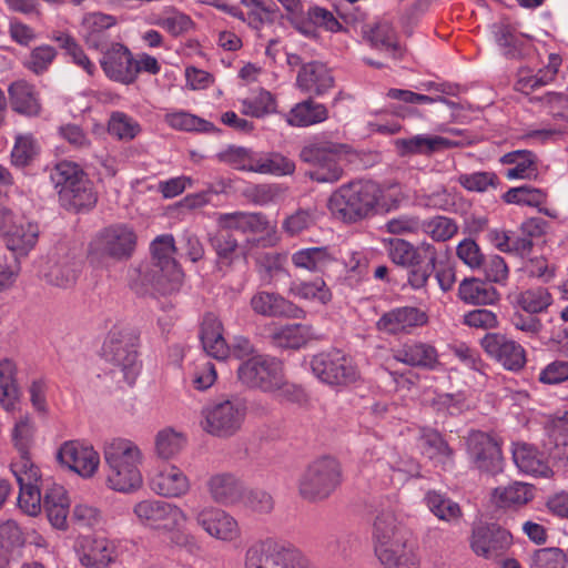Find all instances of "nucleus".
Segmentation results:
<instances>
[{
    "instance_id": "nucleus-58",
    "label": "nucleus",
    "mask_w": 568,
    "mask_h": 568,
    "mask_svg": "<svg viewBox=\"0 0 568 568\" xmlns=\"http://www.w3.org/2000/svg\"><path fill=\"white\" fill-rule=\"evenodd\" d=\"M39 232L38 224L28 222L26 225H17L14 223L7 235L10 248L20 252L31 250L38 242Z\"/></svg>"
},
{
    "instance_id": "nucleus-14",
    "label": "nucleus",
    "mask_w": 568,
    "mask_h": 568,
    "mask_svg": "<svg viewBox=\"0 0 568 568\" xmlns=\"http://www.w3.org/2000/svg\"><path fill=\"white\" fill-rule=\"evenodd\" d=\"M105 359L120 367L132 385L140 372L135 338L123 332H111L103 345Z\"/></svg>"
},
{
    "instance_id": "nucleus-54",
    "label": "nucleus",
    "mask_w": 568,
    "mask_h": 568,
    "mask_svg": "<svg viewBox=\"0 0 568 568\" xmlns=\"http://www.w3.org/2000/svg\"><path fill=\"white\" fill-rule=\"evenodd\" d=\"M517 303L525 312L537 314L546 311L552 304V296L548 288L537 286L521 292L517 297Z\"/></svg>"
},
{
    "instance_id": "nucleus-52",
    "label": "nucleus",
    "mask_w": 568,
    "mask_h": 568,
    "mask_svg": "<svg viewBox=\"0 0 568 568\" xmlns=\"http://www.w3.org/2000/svg\"><path fill=\"white\" fill-rule=\"evenodd\" d=\"M185 443L186 438L183 433L166 427L155 436V452L159 457L170 459L183 449Z\"/></svg>"
},
{
    "instance_id": "nucleus-8",
    "label": "nucleus",
    "mask_w": 568,
    "mask_h": 568,
    "mask_svg": "<svg viewBox=\"0 0 568 568\" xmlns=\"http://www.w3.org/2000/svg\"><path fill=\"white\" fill-rule=\"evenodd\" d=\"M342 483V468L333 457L312 462L298 479L300 495L310 501L327 499Z\"/></svg>"
},
{
    "instance_id": "nucleus-63",
    "label": "nucleus",
    "mask_w": 568,
    "mask_h": 568,
    "mask_svg": "<svg viewBox=\"0 0 568 568\" xmlns=\"http://www.w3.org/2000/svg\"><path fill=\"white\" fill-rule=\"evenodd\" d=\"M387 466L393 471L392 481L397 480L398 483H403L410 477L420 476L419 464L408 456H397L396 454L390 453Z\"/></svg>"
},
{
    "instance_id": "nucleus-62",
    "label": "nucleus",
    "mask_w": 568,
    "mask_h": 568,
    "mask_svg": "<svg viewBox=\"0 0 568 568\" xmlns=\"http://www.w3.org/2000/svg\"><path fill=\"white\" fill-rule=\"evenodd\" d=\"M11 471L14 475L20 488L39 487L41 475L39 468L31 462L29 455L20 456L11 464Z\"/></svg>"
},
{
    "instance_id": "nucleus-50",
    "label": "nucleus",
    "mask_w": 568,
    "mask_h": 568,
    "mask_svg": "<svg viewBox=\"0 0 568 568\" xmlns=\"http://www.w3.org/2000/svg\"><path fill=\"white\" fill-rule=\"evenodd\" d=\"M246 9L245 22L254 30H261L266 23H272L276 7L270 0H241Z\"/></svg>"
},
{
    "instance_id": "nucleus-61",
    "label": "nucleus",
    "mask_w": 568,
    "mask_h": 568,
    "mask_svg": "<svg viewBox=\"0 0 568 568\" xmlns=\"http://www.w3.org/2000/svg\"><path fill=\"white\" fill-rule=\"evenodd\" d=\"M501 197L508 204L536 207L546 202V193L544 191L528 185L511 187Z\"/></svg>"
},
{
    "instance_id": "nucleus-1",
    "label": "nucleus",
    "mask_w": 568,
    "mask_h": 568,
    "mask_svg": "<svg viewBox=\"0 0 568 568\" xmlns=\"http://www.w3.org/2000/svg\"><path fill=\"white\" fill-rule=\"evenodd\" d=\"M152 262L131 271V287L143 294L153 287L161 294L178 292L183 283V271L174 258L176 252L172 235L158 236L151 244Z\"/></svg>"
},
{
    "instance_id": "nucleus-48",
    "label": "nucleus",
    "mask_w": 568,
    "mask_h": 568,
    "mask_svg": "<svg viewBox=\"0 0 568 568\" xmlns=\"http://www.w3.org/2000/svg\"><path fill=\"white\" fill-rule=\"evenodd\" d=\"M207 241L217 256V264L231 265L237 256L239 242L231 232L216 230L210 233Z\"/></svg>"
},
{
    "instance_id": "nucleus-37",
    "label": "nucleus",
    "mask_w": 568,
    "mask_h": 568,
    "mask_svg": "<svg viewBox=\"0 0 568 568\" xmlns=\"http://www.w3.org/2000/svg\"><path fill=\"white\" fill-rule=\"evenodd\" d=\"M513 459L518 469L527 475L548 477L551 471L544 456L527 444H517L514 447Z\"/></svg>"
},
{
    "instance_id": "nucleus-34",
    "label": "nucleus",
    "mask_w": 568,
    "mask_h": 568,
    "mask_svg": "<svg viewBox=\"0 0 568 568\" xmlns=\"http://www.w3.org/2000/svg\"><path fill=\"white\" fill-rule=\"evenodd\" d=\"M207 489L215 503L232 505L243 494L242 483L231 474H216L207 481Z\"/></svg>"
},
{
    "instance_id": "nucleus-59",
    "label": "nucleus",
    "mask_w": 568,
    "mask_h": 568,
    "mask_svg": "<svg viewBox=\"0 0 568 568\" xmlns=\"http://www.w3.org/2000/svg\"><path fill=\"white\" fill-rule=\"evenodd\" d=\"M367 40L377 49L396 51L398 49L397 37L393 26L388 21H379L366 31Z\"/></svg>"
},
{
    "instance_id": "nucleus-55",
    "label": "nucleus",
    "mask_w": 568,
    "mask_h": 568,
    "mask_svg": "<svg viewBox=\"0 0 568 568\" xmlns=\"http://www.w3.org/2000/svg\"><path fill=\"white\" fill-rule=\"evenodd\" d=\"M39 150V143L32 134H18L11 152V162L17 168L28 166L36 159Z\"/></svg>"
},
{
    "instance_id": "nucleus-64",
    "label": "nucleus",
    "mask_w": 568,
    "mask_h": 568,
    "mask_svg": "<svg viewBox=\"0 0 568 568\" xmlns=\"http://www.w3.org/2000/svg\"><path fill=\"white\" fill-rule=\"evenodd\" d=\"M315 223L316 210L298 209L283 221L282 229L288 236H296L311 229Z\"/></svg>"
},
{
    "instance_id": "nucleus-30",
    "label": "nucleus",
    "mask_w": 568,
    "mask_h": 568,
    "mask_svg": "<svg viewBox=\"0 0 568 568\" xmlns=\"http://www.w3.org/2000/svg\"><path fill=\"white\" fill-rule=\"evenodd\" d=\"M60 204L68 211L79 212L92 207L97 202L92 184L84 175L68 187L59 191Z\"/></svg>"
},
{
    "instance_id": "nucleus-47",
    "label": "nucleus",
    "mask_w": 568,
    "mask_h": 568,
    "mask_svg": "<svg viewBox=\"0 0 568 568\" xmlns=\"http://www.w3.org/2000/svg\"><path fill=\"white\" fill-rule=\"evenodd\" d=\"M165 123L174 130L187 132H217L212 122L191 114L186 111L168 112L164 115Z\"/></svg>"
},
{
    "instance_id": "nucleus-44",
    "label": "nucleus",
    "mask_w": 568,
    "mask_h": 568,
    "mask_svg": "<svg viewBox=\"0 0 568 568\" xmlns=\"http://www.w3.org/2000/svg\"><path fill=\"white\" fill-rule=\"evenodd\" d=\"M312 337V327L303 324L285 325L272 333L273 343L282 348H300Z\"/></svg>"
},
{
    "instance_id": "nucleus-45",
    "label": "nucleus",
    "mask_w": 568,
    "mask_h": 568,
    "mask_svg": "<svg viewBox=\"0 0 568 568\" xmlns=\"http://www.w3.org/2000/svg\"><path fill=\"white\" fill-rule=\"evenodd\" d=\"M248 171L277 176L291 175L295 171V163L293 160L281 153L271 152L254 160V162L248 166Z\"/></svg>"
},
{
    "instance_id": "nucleus-43",
    "label": "nucleus",
    "mask_w": 568,
    "mask_h": 568,
    "mask_svg": "<svg viewBox=\"0 0 568 568\" xmlns=\"http://www.w3.org/2000/svg\"><path fill=\"white\" fill-rule=\"evenodd\" d=\"M428 509L439 519L447 523H457L463 516L460 506L436 490H429L424 498Z\"/></svg>"
},
{
    "instance_id": "nucleus-31",
    "label": "nucleus",
    "mask_w": 568,
    "mask_h": 568,
    "mask_svg": "<svg viewBox=\"0 0 568 568\" xmlns=\"http://www.w3.org/2000/svg\"><path fill=\"white\" fill-rule=\"evenodd\" d=\"M375 556L384 568H418L419 560L407 540L395 542L375 551Z\"/></svg>"
},
{
    "instance_id": "nucleus-28",
    "label": "nucleus",
    "mask_w": 568,
    "mask_h": 568,
    "mask_svg": "<svg viewBox=\"0 0 568 568\" xmlns=\"http://www.w3.org/2000/svg\"><path fill=\"white\" fill-rule=\"evenodd\" d=\"M372 534L374 552L394 545L397 540L404 541L408 539L406 531L399 525L392 510H382L376 515Z\"/></svg>"
},
{
    "instance_id": "nucleus-16",
    "label": "nucleus",
    "mask_w": 568,
    "mask_h": 568,
    "mask_svg": "<svg viewBox=\"0 0 568 568\" xmlns=\"http://www.w3.org/2000/svg\"><path fill=\"white\" fill-rule=\"evenodd\" d=\"M480 345L489 357L508 371L518 372L526 365L525 348L504 334L488 333L481 338Z\"/></svg>"
},
{
    "instance_id": "nucleus-6",
    "label": "nucleus",
    "mask_w": 568,
    "mask_h": 568,
    "mask_svg": "<svg viewBox=\"0 0 568 568\" xmlns=\"http://www.w3.org/2000/svg\"><path fill=\"white\" fill-rule=\"evenodd\" d=\"M246 416L244 402L236 397H222L207 403L201 410L200 425L207 434L226 438L235 435Z\"/></svg>"
},
{
    "instance_id": "nucleus-35",
    "label": "nucleus",
    "mask_w": 568,
    "mask_h": 568,
    "mask_svg": "<svg viewBox=\"0 0 568 568\" xmlns=\"http://www.w3.org/2000/svg\"><path fill=\"white\" fill-rule=\"evenodd\" d=\"M328 118L327 108L308 98L295 104L288 115L287 123L292 126L306 128L317 123H322Z\"/></svg>"
},
{
    "instance_id": "nucleus-23",
    "label": "nucleus",
    "mask_w": 568,
    "mask_h": 568,
    "mask_svg": "<svg viewBox=\"0 0 568 568\" xmlns=\"http://www.w3.org/2000/svg\"><path fill=\"white\" fill-rule=\"evenodd\" d=\"M115 26L114 16L91 12L83 17L80 33L90 49L103 51L111 44V31Z\"/></svg>"
},
{
    "instance_id": "nucleus-60",
    "label": "nucleus",
    "mask_w": 568,
    "mask_h": 568,
    "mask_svg": "<svg viewBox=\"0 0 568 568\" xmlns=\"http://www.w3.org/2000/svg\"><path fill=\"white\" fill-rule=\"evenodd\" d=\"M84 175L78 164L69 161L59 162L49 170V178L58 192L61 187L72 185Z\"/></svg>"
},
{
    "instance_id": "nucleus-5",
    "label": "nucleus",
    "mask_w": 568,
    "mask_h": 568,
    "mask_svg": "<svg viewBox=\"0 0 568 568\" xmlns=\"http://www.w3.org/2000/svg\"><path fill=\"white\" fill-rule=\"evenodd\" d=\"M136 246L134 231L125 224L104 227L89 244L88 258L91 264L104 266L109 261L129 260Z\"/></svg>"
},
{
    "instance_id": "nucleus-12",
    "label": "nucleus",
    "mask_w": 568,
    "mask_h": 568,
    "mask_svg": "<svg viewBox=\"0 0 568 568\" xmlns=\"http://www.w3.org/2000/svg\"><path fill=\"white\" fill-rule=\"evenodd\" d=\"M283 369V362L278 358L258 354L243 361L236 369V375L242 385L268 393L276 385Z\"/></svg>"
},
{
    "instance_id": "nucleus-18",
    "label": "nucleus",
    "mask_w": 568,
    "mask_h": 568,
    "mask_svg": "<svg viewBox=\"0 0 568 568\" xmlns=\"http://www.w3.org/2000/svg\"><path fill=\"white\" fill-rule=\"evenodd\" d=\"M57 458L59 463L83 478L92 477L100 465V456L92 446L78 440H69L61 445Z\"/></svg>"
},
{
    "instance_id": "nucleus-40",
    "label": "nucleus",
    "mask_w": 568,
    "mask_h": 568,
    "mask_svg": "<svg viewBox=\"0 0 568 568\" xmlns=\"http://www.w3.org/2000/svg\"><path fill=\"white\" fill-rule=\"evenodd\" d=\"M153 23L173 37H180L194 29V22L191 17L172 6L164 7L155 16Z\"/></svg>"
},
{
    "instance_id": "nucleus-9",
    "label": "nucleus",
    "mask_w": 568,
    "mask_h": 568,
    "mask_svg": "<svg viewBox=\"0 0 568 568\" xmlns=\"http://www.w3.org/2000/svg\"><path fill=\"white\" fill-rule=\"evenodd\" d=\"M343 149V144L327 141L305 145L300 153L301 160L311 165L305 175L318 183L339 181L344 172L341 165Z\"/></svg>"
},
{
    "instance_id": "nucleus-46",
    "label": "nucleus",
    "mask_w": 568,
    "mask_h": 568,
    "mask_svg": "<svg viewBox=\"0 0 568 568\" xmlns=\"http://www.w3.org/2000/svg\"><path fill=\"white\" fill-rule=\"evenodd\" d=\"M51 38L59 43L60 48L65 51V54L70 57L71 61L77 67L81 68L88 75H94L97 71L94 63L89 59L82 47L71 34L54 32Z\"/></svg>"
},
{
    "instance_id": "nucleus-51",
    "label": "nucleus",
    "mask_w": 568,
    "mask_h": 568,
    "mask_svg": "<svg viewBox=\"0 0 568 568\" xmlns=\"http://www.w3.org/2000/svg\"><path fill=\"white\" fill-rule=\"evenodd\" d=\"M422 442L424 452L428 458L435 459L443 465L453 462L454 450L437 430H424Z\"/></svg>"
},
{
    "instance_id": "nucleus-36",
    "label": "nucleus",
    "mask_w": 568,
    "mask_h": 568,
    "mask_svg": "<svg viewBox=\"0 0 568 568\" xmlns=\"http://www.w3.org/2000/svg\"><path fill=\"white\" fill-rule=\"evenodd\" d=\"M400 155L432 154L439 150L448 149L449 140L438 135L417 134L408 139H398L395 142Z\"/></svg>"
},
{
    "instance_id": "nucleus-10",
    "label": "nucleus",
    "mask_w": 568,
    "mask_h": 568,
    "mask_svg": "<svg viewBox=\"0 0 568 568\" xmlns=\"http://www.w3.org/2000/svg\"><path fill=\"white\" fill-rule=\"evenodd\" d=\"M313 374L331 386H346L359 378L353 359L339 349L320 353L311 359Z\"/></svg>"
},
{
    "instance_id": "nucleus-32",
    "label": "nucleus",
    "mask_w": 568,
    "mask_h": 568,
    "mask_svg": "<svg viewBox=\"0 0 568 568\" xmlns=\"http://www.w3.org/2000/svg\"><path fill=\"white\" fill-rule=\"evenodd\" d=\"M221 322L213 315H206L202 323L201 342L207 355L224 359L229 355V345L223 337Z\"/></svg>"
},
{
    "instance_id": "nucleus-42",
    "label": "nucleus",
    "mask_w": 568,
    "mask_h": 568,
    "mask_svg": "<svg viewBox=\"0 0 568 568\" xmlns=\"http://www.w3.org/2000/svg\"><path fill=\"white\" fill-rule=\"evenodd\" d=\"M501 162L505 164L514 165L506 171V176L509 180L529 179L536 175V156L530 151L517 150L506 153L501 158Z\"/></svg>"
},
{
    "instance_id": "nucleus-19",
    "label": "nucleus",
    "mask_w": 568,
    "mask_h": 568,
    "mask_svg": "<svg viewBox=\"0 0 568 568\" xmlns=\"http://www.w3.org/2000/svg\"><path fill=\"white\" fill-rule=\"evenodd\" d=\"M74 549L84 568H106L118 557L115 542L104 537H80Z\"/></svg>"
},
{
    "instance_id": "nucleus-26",
    "label": "nucleus",
    "mask_w": 568,
    "mask_h": 568,
    "mask_svg": "<svg viewBox=\"0 0 568 568\" xmlns=\"http://www.w3.org/2000/svg\"><path fill=\"white\" fill-rule=\"evenodd\" d=\"M296 85L303 92L320 97L334 87V78L324 63L312 61L301 67Z\"/></svg>"
},
{
    "instance_id": "nucleus-4",
    "label": "nucleus",
    "mask_w": 568,
    "mask_h": 568,
    "mask_svg": "<svg viewBox=\"0 0 568 568\" xmlns=\"http://www.w3.org/2000/svg\"><path fill=\"white\" fill-rule=\"evenodd\" d=\"M388 257L402 267L408 268V283L414 290L426 286L437 263V251L430 243L415 246L403 239L384 240Z\"/></svg>"
},
{
    "instance_id": "nucleus-53",
    "label": "nucleus",
    "mask_w": 568,
    "mask_h": 568,
    "mask_svg": "<svg viewBox=\"0 0 568 568\" xmlns=\"http://www.w3.org/2000/svg\"><path fill=\"white\" fill-rule=\"evenodd\" d=\"M494 498L503 507L518 506L531 500L534 493L529 485L515 481L506 487L496 488Z\"/></svg>"
},
{
    "instance_id": "nucleus-29",
    "label": "nucleus",
    "mask_w": 568,
    "mask_h": 568,
    "mask_svg": "<svg viewBox=\"0 0 568 568\" xmlns=\"http://www.w3.org/2000/svg\"><path fill=\"white\" fill-rule=\"evenodd\" d=\"M11 109L22 115L32 118L41 113L39 92L26 80L12 82L8 88Z\"/></svg>"
},
{
    "instance_id": "nucleus-3",
    "label": "nucleus",
    "mask_w": 568,
    "mask_h": 568,
    "mask_svg": "<svg viewBox=\"0 0 568 568\" xmlns=\"http://www.w3.org/2000/svg\"><path fill=\"white\" fill-rule=\"evenodd\" d=\"M381 197L379 186L372 181H355L339 186L328 200V210L334 217L345 223L366 219Z\"/></svg>"
},
{
    "instance_id": "nucleus-17",
    "label": "nucleus",
    "mask_w": 568,
    "mask_h": 568,
    "mask_svg": "<svg viewBox=\"0 0 568 568\" xmlns=\"http://www.w3.org/2000/svg\"><path fill=\"white\" fill-rule=\"evenodd\" d=\"M194 519L199 527L217 540L232 542L241 537L239 523L223 509L203 507L194 511Z\"/></svg>"
},
{
    "instance_id": "nucleus-24",
    "label": "nucleus",
    "mask_w": 568,
    "mask_h": 568,
    "mask_svg": "<svg viewBox=\"0 0 568 568\" xmlns=\"http://www.w3.org/2000/svg\"><path fill=\"white\" fill-rule=\"evenodd\" d=\"M153 493L165 498H181L189 494L191 481L186 474L175 465L159 468L150 479Z\"/></svg>"
},
{
    "instance_id": "nucleus-57",
    "label": "nucleus",
    "mask_w": 568,
    "mask_h": 568,
    "mask_svg": "<svg viewBox=\"0 0 568 568\" xmlns=\"http://www.w3.org/2000/svg\"><path fill=\"white\" fill-rule=\"evenodd\" d=\"M420 230L434 241L446 242L457 233L458 225L450 217L437 215L420 221Z\"/></svg>"
},
{
    "instance_id": "nucleus-27",
    "label": "nucleus",
    "mask_w": 568,
    "mask_h": 568,
    "mask_svg": "<svg viewBox=\"0 0 568 568\" xmlns=\"http://www.w3.org/2000/svg\"><path fill=\"white\" fill-rule=\"evenodd\" d=\"M394 358L408 366L428 371H434L440 365L437 349L424 342L403 344L394 352Z\"/></svg>"
},
{
    "instance_id": "nucleus-22",
    "label": "nucleus",
    "mask_w": 568,
    "mask_h": 568,
    "mask_svg": "<svg viewBox=\"0 0 568 568\" xmlns=\"http://www.w3.org/2000/svg\"><path fill=\"white\" fill-rule=\"evenodd\" d=\"M428 322L427 314L418 307L403 306L384 313L377 321V328L387 334H409Z\"/></svg>"
},
{
    "instance_id": "nucleus-21",
    "label": "nucleus",
    "mask_w": 568,
    "mask_h": 568,
    "mask_svg": "<svg viewBox=\"0 0 568 568\" xmlns=\"http://www.w3.org/2000/svg\"><path fill=\"white\" fill-rule=\"evenodd\" d=\"M101 52L103 55L100 60V65L110 80L122 84L134 82V57L128 47L120 42H114Z\"/></svg>"
},
{
    "instance_id": "nucleus-13",
    "label": "nucleus",
    "mask_w": 568,
    "mask_h": 568,
    "mask_svg": "<svg viewBox=\"0 0 568 568\" xmlns=\"http://www.w3.org/2000/svg\"><path fill=\"white\" fill-rule=\"evenodd\" d=\"M136 521L151 529H168L169 524L179 526L187 521L186 513L175 504L161 499L148 498L133 506Z\"/></svg>"
},
{
    "instance_id": "nucleus-33",
    "label": "nucleus",
    "mask_w": 568,
    "mask_h": 568,
    "mask_svg": "<svg viewBox=\"0 0 568 568\" xmlns=\"http://www.w3.org/2000/svg\"><path fill=\"white\" fill-rule=\"evenodd\" d=\"M333 261L334 257L327 246L304 247L291 255L295 268L310 273H322Z\"/></svg>"
},
{
    "instance_id": "nucleus-25",
    "label": "nucleus",
    "mask_w": 568,
    "mask_h": 568,
    "mask_svg": "<svg viewBox=\"0 0 568 568\" xmlns=\"http://www.w3.org/2000/svg\"><path fill=\"white\" fill-rule=\"evenodd\" d=\"M250 304L256 314L263 316L302 318L305 315L301 307L277 293L257 292L252 296Z\"/></svg>"
},
{
    "instance_id": "nucleus-11",
    "label": "nucleus",
    "mask_w": 568,
    "mask_h": 568,
    "mask_svg": "<svg viewBox=\"0 0 568 568\" xmlns=\"http://www.w3.org/2000/svg\"><path fill=\"white\" fill-rule=\"evenodd\" d=\"M288 13L292 26L306 37H316L317 28L329 32H338L342 24L334 14L322 7L310 6L304 10L301 0H277Z\"/></svg>"
},
{
    "instance_id": "nucleus-20",
    "label": "nucleus",
    "mask_w": 568,
    "mask_h": 568,
    "mask_svg": "<svg viewBox=\"0 0 568 568\" xmlns=\"http://www.w3.org/2000/svg\"><path fill=\"white\" fill-rule=\"evenodd\" d=\"M513 544L511 534L496 525L479 526L473 530L470 547L485 559H496L509 549Z\"/></svg>"
},
{
    "instance_id": "nucleus-49",
    "label": "nucleus",
    "mask_w": 568,
    "mask_h": 568,
    "mask_svg": "<svg viewBox=\"0 0 568 568\" xmlns=\"http://www.w3.org/2000/svg\"><path fill=\"white\" fill-rule=\"evenodd\" d=\"M290 294L302 300H316L326 304L332 300V293L321 277L314 281H294L290 285Z\"/></svg>"
},
{
    "instance_id": "nucleus-41",
    "label": "nucleus",
    "mask_w": 568,
    "mask_h": 568,
    "mask_svg": "<svg viewBox=\"0 0 568 568\" xmlns=\"http://www.w3.org/2000/svg\"><path fill=\"white\" fill-rule=\"evenodd\" d=\"M462 301L474 305H487L498 301L499 294L489 284L477 280H464L458 288Z\"/></svg>"
},
{
    "instance_id": "nucleus-7",
    "label": "nucleus",
    "mask_w": 568,
    "mask_h": 568,
    "mask_svg": "<svg viewBox=\"0 0 568 568\" xmlns=\"http://www.w3.org/2000/svg\"><path fill=\"white\" fill-rule=\"evenodd\" d=\"M244 568H308V562L297 548L264 538L247 547Z\"/></svg>"
},
{
    "instance_id": "nucleus-38",
    "label": "nucleus",
    "mask_w": 568,
    "mask_h": 568,
    "mask_svg": "<svg viewBox=\"0 0 568 568\" xmlns=\"http://www.w3.org/2000/svg\"><path fill=\"white\" fill-rule=\"evenodd\" d=\"M47 281L58 287H69L77 278L75 261L68 254L63 256L52 255L47 262L44 271Z\"/></svg>"
},
{
    "instance_id": "nucleus-15",
    "label": "nucleus",
    "mask_w": 568,
    "mask_h": 568,
    "mask_svg": "<svg viewBox=\"0 0 568 568\" xmlns=\"http://www.w3.org/2000/svg\"><path fill=\"white\" fill-rule=\"evenodd\" d=\"M467 455L476 469L481 473L497 474L503 469L501 449L491 435L474 430L467 439Z\"/></svg>"
},
{
    "instance_id": "nucleus-56",
    "label": "nucleus",
    "mask_w": 568,
    "mask_h": 568,
    "mask_svg": "<svg viewBox=\"0 0 568 568\" xmlns=\"http://www.w3.org/2000/svg\"><path fill=\"white\" fill-rule=\"evenodd\" d=\"M457 182L468 192L477 193L488 192L490 189L496 190L500 185L497 174L490 171L463 173L458 175Z\"/></svg>"
},
{
    "instance_id": "nucleus-39",
    "label": "nucleus",
    "mask_w": 568,
    "mask_h": 568,
    "mask_svg": "<svg viewBox=\"0 0 568 568\" xmlns=\"http://www.w3.org/2000/svg\"><path fill=\"white\" fill-rule=\"evenodd\" d=\"M17 373V365L12 359L0 361V405L6 410L13 409L20 396Z\"/></svg>"
},
{
    "instance_id": "nucleus-2",
    "label": "nucleus",
    "mask_w": 568,
    "mask_h": 568,
    "mask_svg": "<svg viewBox=\"0 0 568 568\" xmlns=\"http://www.w3.org/2000/svg\"><path fill=\"white\" fill-rule=\"evenodd\" d=\"M103 458L108 467L105 480L109 488L131 493L141 487L143 455L135 443L121 437L105 440Z\"/></svg>"
}]
</instances>
